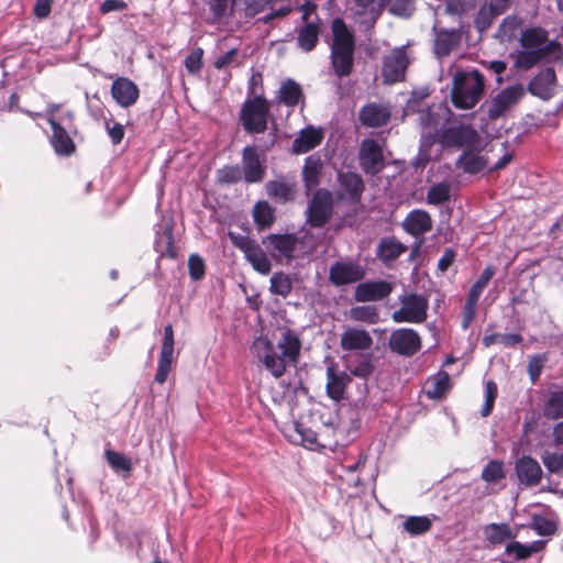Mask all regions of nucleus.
<instances>
[{"mask_svg":"<svg viewBox=\"0 0 563 563\" xmlns=\"http://www.w3.org/2000/svg\"><path fill=\"white\" fill-rule=\"evenodd\" d=\"M292 289V283L288 275L284 273H275L271 277V287L269 290L282 297H287Z\"/></svg>","mask_w":563,"mask_h":563,"instance_id":"nucleus-47","label":"nucleus"},{"mask_svg":"<svg viewBox=\"0 0 563 563\" xmlns=\"http://www.w3.org/2000/svg\"><path fill=\"white\" fill-rule=\"evenodd\" d=\"M268 103L265 99L256 97L249 100L242 108L241 121L249 133H262L267 126Z\"/></svg>","mask_w":563,"mask_h":563,"instance_id":"nucleus-6","label":"nucleus"},{"mask_svg":"<svg viewBox=\"0 0 563 563\" xmlns=\"http://www.w3.org/2000/svg\"><path fill=\"white\" fill-rule=\"evenodd\" d=\"M461 35L455 30H441L435 35L434 53L438 57L446 56L459 44Z\"/></svg>","mask_w":563,"mask_h":563,"instance_id":"nucleus-32","label":"nucleus"},{"mask_svg":"<svg viewBox=\"0 0 563 563\" xmlns=\"http://www.w3.org/2000/svg\"><path fill=\"white\" fill-rule=\"evenodd\" d=\"M450 388V376L446 372H439L427 380L426 394L430 399L442 398Z\"/></svg>","mask_w":563,"mask_h":563,"instance_id":"nucleus-36","label":"nucleus"},{"mask_svg":"<svg viewBox=\"0 0 563 563\" xmlns=\"http://www.w3.org/2000/svg\"><path fill=\"white\" fill-rule=\"evenodd\" d=\"M278 98L287 107L297 106L302 99L300 85L292 79L283 81L278 90Z\"/></svg>","mask_w":563,"mask_h":563,"instance_id":"nucleus-35","label":"nucleus"},{"mask_svg":"<svg viewBox=\"0 0 563 563\" xmlns=\"http://www.w3.org/2000/svg\"><path fill=\"white\" fill-rule=\"evenodd\" d=\"M497 385L493 380L485 384V404L482 408V416L487 417L490 415L495 399L497 397Z\"/></svg>","mask_w":563,"mask_h":563,"instance_id":"nucleus-59","label":"nucleus"},{"mask_svg":"<svg viewBox=\"0 0 563 563\" xmlns=\"http://www.w3.org/2000/svg\"><path fill=\"white\" fill-rule=\"evenodd\" d=\"M320 33V20L316 18L314 20L307 22L298 31L297 43L298 46L305 51L310 52L314 48L318 43V37Z\"/></svg>","mask_w":563,"mask_h":563,"instance_id":"nucleus-30","label":"nucleus"},{"mask_svg":"<svg viewBox=\"0 0 563 563\" xmlns=\"http://www.w3.org/2000/svg\"><path fill=\"white\" fill-rule=\"evenodd\" d=\"M189 276L197 282L203 278L206 272L205 261L198 254H191L188 258Z\"/></svg>","mask_w":563,"mask_h":563,"instance_id":"nucleus-58","label":"nucleus"},{"mask_svg":"<svg viewBox=\"0 0 563 563\" xmlns=\"http://www.w3.org/2000/svg\"><path fill=\"white\" fill-rule=\"evenodd\" d=\"M391 117L390 109L384 104L368 103L360 111V120L363 125L378 128L385 125Z\"/></svg>","mask_w":563,"mask_h":563,"instance_id":"nucleus-24","label":"nucleus"},{"mask_svg":"<svg viewBox=\"0 0 563 563\" xmlns=\"http://www.w3.org/2000/svg\"><path fill=\"white\" fill-rule=\"evenodd\" d=\"M290 438L295 443H298L309 450H317L319 448L317 433L302 424L297 423L295 426L294 434L290 435Z\"/></svg>","mask_w":563,"mask_h":563,"instance_id":"nucleus-37","label":"nucleus"},{"mask_svg":"<svg viewBox=\"0 0 563 563\" xmlns=\"http://www.w3.org/2000/svg\"><path fill=\"white\" fill-rule=\"evenodd\" d=\"M217 179L222 184H235L243 180L242 168L239 165H227L217 172Z\"/></svg>","mask_w":563,"mask_h":563,"instance_id":"nucleus-52","label":"nucleus"},{"mask_svg":"<svg viewBox=\"0 0 563 563\" xmlns=\"http://www.w3.org/2000/svg\"><path fill=\"white\" fill-rule=\"evenodd\" d=\"M501 13H497L496 9L490 4L483 5L476 14L475 18V26L476 29L483 33L488 30L494 21V19Z\"/></svg>","mask_w":563,"mask_h":563,"instance_id":"nucleus-48","label":"nucleus"},{"mask_svg":"<svg viewBox=\"0 0 563 563\" xmlns=\"http://www.w3.org/2000/svg\"><path fill=\"white\" fill-rule=\"evenodd\" d=\"M432 521L427 516H410L402 522V528L410 536H420L431 529Z\"/></svg>","mask_w":563,"mask_h":563,"instance_id":"nucleus-41","label":"nucleus"},{"mask_svg":"<svg viewBox=\"0 0 563 563\" xmlns=\"http://www.w3.org/2000/svg\"><path fill=\"white\" fill-rule=\"evenodd\" d=\"M324 133L321 128L312 125L302 129L292 141L291 151L295 154H305L317 147L323 140Z\"/></svg>","mask_w":563,"mask_h":563,"instance_id":"nucleus-23","label":"nucleus"},{"mask_svg":"<svg viewBox=\"0 0 563 563\" xmlns=\"http://www.w3.org/2000/svg\"><path fill=\"white\" fill-rule=\"evenodd\" d=\"M174 361V330L172 324H167L164 328V340L159 353L157 372L155 375V382L164 384L170 372L172 364Z\"/></svg>","mask_w":563,"mask_h":563,"instance_id":"nucleus-12","label":"nucleus"},{"mask_svg":"<svg viewBox=\"0 0 563 563\" xmlns=\"http://www.w3.org/2000/svg\"><path fill=\"white\" fill-rule=\"evenodd\" d=\"M391 14L409 16L415 10L416 0H384Z\"/></svg>","mask_w":563,"mask_h":563,"instance_id":"nucleus-54","label":"nucleus"},{"mask_svg":"<svg viewBox=\"0 0 563 563\" xmlns=\"http://www.w3.org/2000/svg\"><path fill=\"white\" fill-rule=\"evenodd\" d=\"M340 183L352 199L360 198L364 185L361 177L354 173L340 174Z\"/></svg>","mask_w":563,"mask_h":563,"instance_id":"nucleus-43","label":"nucleus"},{"mask_svg":"<svg viewBox=\"0 0 563 563\" xmlns=\"http://www.w3.org/2000/svg\"><path fill=\"white\" fill-rule=\"evenodd\" d=\"M298 239L294 234H269L263 240L273 257L292 258Z\"/></svg>","mask_w":563,"mask_h":563,"instance_id":"nucleus-17","label":"nucleus"},{"mask_svg":"<svg viewBox=\"0 0 563 563\" xmlns=\"http://www.w3.org/2000/svg\"><path fill=\"white\" fill-rule=\"evenodd\" d=\"M409 64V58L405 48H395L384 58L383 63V77L385 82L394 84L401 81L405 77L406 68Z\"/></svg>","mask_w":563,"mask_h":563,"instance_id":"nucleus-11","label":"nucleus"},{"mask_svg":"<svg viewBox=\"0 0 563 563\" xmlns=\"http://www.w3.org/2000/svg\"><path fill=\"white\" fill-rule=\"evenodd\" d=\"M389 347L397 354L411 356L420 350L421 339L417 331L409 328H400L391 333Z\"/></svg>","mask_w":563,"mask_h":563,"instance_id":"nucleus-8","label":"nucleus"},{"mask_svg":"<svg viewBox=\"0 0 563 563\" xmlns=\"http://www.w3.org/2000/svg\"><path fill=\"white\" fill-rule=\"evenodd\" d=\"M321 166L322 164L319 158L314 156H309L306 158L302 169V177L308 189H312L318 185Z\"/></svg>","mask_w":563,"mask_h":563,"instance_id":"nucleus-38","label":"nucleus"},{"mask_svg":"<svg viewBox=\"0 0 563 563\" xmlns=\"http://www.w3.org/2000/svg\"><path fill=\"white\" fill-rule=\"evenodd\" d=\"M107 132L114 145L119 144L124 136V128L122 124L114 122L110 124V122H106Z\"/></svg>","mask_w":563,"mask_h":563,"instance_id":"nucleus-61","label":"nucleus"},{"mask_svg":"<svg viewBox=\"0 0 563 563\" xmlns=\"http://www.w3.org/2000/svg\"><path fill=\"white\" fill-rule=\"evenodd\" d=\"M251 350L257 361L275 378H279L286 373L288 366L298 362L301 341L295 330L284 329L276 344L267 338L258 336L254 340Z\"/></svg>","mask_w":563,"mask_h":563,"instance_id":"nucleus-2","label":"nucleus"},{"mask_svg":"<svg viewBox=\"0 0 563 563\" xmlns=\"http://www.w3.org/2000/svg\"><path fill=\"white\" fill-rule=\"evenodd\" d=\"M360 163L364 172L367 174H377L384 167V157L380 145L372 140L366 139L360 147Z\"/></svg>","mask_w":563,"mask_h":563,"instance_id":"nucleus-13","label":"nucleus"},{"mask_svg":"<svg viewBox=\"0 0 563 563\" xmlns=\"http://www.w3.org/2000/svg\"><path fill=\"white\" fill-rule=\"evenodd\" d=\"M541 459L549 472L563 475V453L545 451Z\"/></svg>","mask_w":563,"mask_h":563,"instance_id":"nucleus-56","label":"nucleus"},{"mask_svg":"<svg viewBox=\"0 0 563 563\" xmlns=\"http://www.w3.org/2000/svg\"><path fill=\"white\" fill-rule=\"evenodd\" d=\"M253 218L261 229L269 228L275 219L274 208L267 201H258L253 209Z\"/></svg>","mask_w":563,"mask_h":563,"instance_id":"nucleus-42","label":"nucleus"},{"mask_svg":"<svg viewBox=\"0 0 563 563\" xmlns=\"http://www.w3.org/2000/svg\"><path fill=\"white\" fill-rule=\"evenodd\" d=\"M485 540L492 547L508 543L517 537V530L508 523H488L483 528Z\"/></svg>","mask_w":563,"mask_h":563,"instance_id":"nucleus-27","label":"nucleus"},{"mask_svg":"<svg viewBox=\"0 0 563 563\" xmlns=\"http://www.w3.org/2000/svg\"><path fill=\"white\" fill-rule=\"evenodd\" d=\"M406 251V247L395 241V240H383L377 250V256L385 263L395 261L397 257H399L404 252Z\"/></svg>","mask_w":563,"mask_h":563,"instance_id":"nucleus-40","label":"nucleus"},{"mask_svg":"<svg viewBox=\"0 0 563 563\" xmlns=\"http://www.w3.org/2000/svg\"><path fill=\"white\" fill-rule=\"evenodd\" d=\"M399 309L395 310L391 319L396 323H421L427 319L429 300L426 296L408 292L399 296Z\"/></svg>","mask_w":563,"mask_h":563,"instance_id":"nucleus-5","label":"nucleus"},{"mask_svg":"<svg viewBox=\"0 0 563 563\" xmlns=\"http://www.w3.org/2000/svg\"><path fill=\"white\" fill-rule=\"evenodd\" d=\"M504 477V464L499 461H490L482 472V478L487 483H497Z\"/></svg>","mask_w":563,"mask_h":563,"instance_id":"nucleus-55","label":"nucleus"},{"mask_svg":"<svg viewBox=\"0 0 563 563\" xmlns=\"http://www.w3.org/2000/svg\"><path fill=\"white\" fill-rule=\"evenodd\" d=\"M354 13L360 23L366 27L373 26L382 11L379 0H354Z\"/></svg>","mask_w":563,"mask_h":563,"instance_id":"nucleus-28","label":"nucleus"},{"mask_svg":"<svg viewBox=\"0 0 563 563\" xmlns=\"http://www.w3.org/2000/svg\"><path fill=\"white\" fill-rule=\"evenodd\" d=\"M111 96L122 108H129L136 103L140 97L139 87L126 77H118L111 85Z\"/></svg>","mask_w":563,"mask_h":563,"instance_id":"nucleus-15","label":"nucleus"},{"mask_svg":"<svg viewBox=\"0 0 563 563\" xmlns=\"http://www.w3.org/2000/svg\"><path fill=\"white\" fill-rule=\"evenodd\" d=\"M58 110L57 104L49 107V119L48 122L53 130L51 139L52 145L58 154L69 155L74 152L75 145L66 129L60 125V122L56 120L55 112Z\"/></svg>","mask_w":563,"mask_h":563,"instance_id":"nucleus-18","label":"nucleus"},{"mask_svg":"<svg viewBox=\"0 0 563 563\" xmlns=\"http://www.w3.org/2000/svg\"><path fill=\"white\" fill-rule=\"evenodd\" d=\"M520 44L522 49L518 52L515 64L523 70L532 68L559 48L558 43L550 41L548 32L541 27H531L522 32Z\"/></svg>","mask_w":563,"mask_h":563,"instance_id":"nucleus-3","label":"nucleus"},{"mask_svg":"<svg viewBox=\"0 0 563 563\" xmlns=\"http://www.w3.org/2000/svg\"><path fill=\"white\" fill-rule=\"evenodd\" d=\"M486 159L474 152H464L459 161L457 166L466 173L475 174L486 167Z\"/></svg>","mask_w":563,"mask_h":563,"instance_id":"nucleus-39","label":"nucleus"},{"mask_svg":"<svg viewBox=\"0 0 563 563\" xmlns=\"http://www.w3.org/2000/svg\"><path fill=\"white\" fill-rule=\"evenodd\" d=\"M203 49L201 47L194 48L185 58V67L188 73L196 75L202 67Z\"/></svg>","mask_w":563,"mask_h":563,"instance_id":"nucleus-57","label":"nucleus"},{"mask_svg":"<svg viewBox=\"0 0 563 563\" xmlns=\"http://www.w3.org/2000/svg\"><path fill=\"white\" fill-rule=\"evenodd\" d=\"M521 27V20L516 16L504 19L498 29V36L503 42H509L516 37L517 31Z\"/></svg>","mask_w":563,"mask_h":563,"instance_id":"nucleus-49","label":"nucleus"},{"mask_svg":"<svg viewBox=\"0 0 563 563\" xmlns=\"http://www.w3.org/2000/svg\"><path fill=\"white\" fill-rule=\"evenodd\" d=\"M394 285L386 280L365 282L355 288L354 298L358 302L378 301L391 294Z\"/></svg>","mask_w":563,"mask_h":563,"instance_id":"nucleus-16","label":"nucleus"},{"mask_svg":"<svg viewBox=\"0 0 563 563\" xmlns=\"http://www.w3.org/2000/svg\"><path fill=\"white\" fill-rule=\"evenodd\" d=\"M349 316L354 321L366 322L369 324L376 323L378 321V311L374 306L352 307Z\"/></svg>","mask_w":563,"mask_h":563,"instance_id":"nucleus-45","label":"nucleus"},{"mask_svg":"<svg viewBox=\"0 0 563 563\" xmlns=\"http://www.w3.org/2000/svg\"><path fill=\"white\" fill-rule=\"evenodd\" d=\"M332 213V196L327 190H318L308 207V222L312 227L324 225Z\"/></svg>","mask_w":563,"mask_h":563,"instance_id":"nucleus-9","label":"nucleus"},{"mask_svg":"<svg viewBox=\"0 0 563 563\" xmlns=\"http://www.w3.org/2000/svg\"><path fill=\"white\" fill-rule=\"evenodd\" d=\"M494 273L495 272H494L493 267H490V266L486 267L482 272L478 279L473 284V286L468 292L467 299L478 302L484 288L488 285V283L493 278Z\"/></svg>","mask_w":563,"mask_h":563,"instance_id":"nucleus-50","label":"nucleus"},{"mask_svg":"<svg viewBox=\"0 0 563 563\" xmlns=\"http://www.w3.org/2000/svg\"><path fill=\"white\" fill-rule=\"evenodd\" d=\"M525 95V88L516 84L503 89L495 96L488 107V117L493 120L500 118L511 109Z\"/></svg>","mask_w":563,"mask_h":563,"instance_id":"nucleus-7","label":"nucleus"},{"mask_svg":"<svg viewBox=\"0 0 563 563\" xmlns=\"http://www.w3.org/2000/svg\"><path fill=\"white\" fill-rule=\"evenodd\" d=\"M544 415L551 419L563 417V390L550 394L544 405Z\"/></svg>","mask_w":563,"mask_h":563,"instance_id":"nucleus-46","label":"nucleus"},{"mask_svg":"<svg viewBox=\"0 0 563 563\" xmlns=\"http://www.w3.org/2000/svg\"><path fill=\"white\" fill-rule=\"evenodd\" d=\"M242 175L247 184L260 183L265 176V161L260 156L254 146H246L242 152Z\"/></svg>","mask_w":563,"mask_h":563,"instance_id":"nucleus-10","label":"nucleus"},{"mask_svg":"<svg viewBox=\"0 0 563 563\" xmlns=\"http://www.w3.org/2000/svg\"><path fill=\"white\" fill-rule=\"evenodd\" d=\"M106 459L109 465L115 471V472H125L129 473L132 470V463L131 460L119 452L107 450L106 451Z\"/></svg>","mask_w":563,"mask_h":563,"instance_id":"nucleus-51","label":"nucleus"},{"mask_svg":"<svg viewBox=\"0 0 563 563\" xmlns=\"http://www.w3.org/2000/svg\"><path fill=\"white\" fill-rule=\"evenodd\" d=\"M477 301H473L466 298L464 308H463V317H462V329L466 330L472 324L474 317L476 314Z\"/></svg>","mask_w":563,"mask_h":563,"instance_id":"nucleus-60","label":"nucleus"},{"mask_svg":"<svg viewBox=\"0 0 563 563\" xmlns=\"http://www.w3.org/2000/svg\"><path fill=\"white\" fill-rule=\"evenodd\" d=\"M333 43L331 48L354 49V37L352 32L341 19H334L332 22Z\"/></svg>","mask_w":563,"mask_h":563,"instance_id":"nucleus-33","label":"nucleus"},{"mask_svg":"<svg viewBox=\"0 0 563 563\" xmlns=\"http://www.w3.org/2000/svg\"><path fill=\"white\" fill-rule=\"evenodd\" d=\"M238 246L256 272L263 275L271 272V261L260 245L250 240H243Z\"/></svg>","mask_w":563,"mask_h":563,"instance_id":"nucleus-21","label":"nucleus"},{"mask_svg":"<svg viewBox=\"0 0 563 563\" xmlns=\"http://www.w3.org/2000/svg\"><path fill=\"white\" fill-rule=\"evenodd\" d=\"M126 8V3L123 0H104L100 5L102 13H110L113 11H122Z\"/></svg>","mask_w":563,"mask_h":563,"instance_id":"nucleus-63","label":"nucleus"},{"mask_svg":"<svg viewBox=\"0 0 563 563\" xmlns=\"http://www.w3.org/2000/svg\"><path fill=\"white\" fill-rule=\"evenodd\" d=\"M267 195L278 202H288L295 199V185L283 180H269L265 185Z\"/></svg>","mask_w":563,"mask_h":563,"instance_id":"nucleus-31","label":"nucleus"},{"mask_svg":"<svg viewBox=\"0 0 563 563\" xmlns=\"http://www.w3.org/2000/svg\"><path fill=\"white\" fill-rule=\"evenodd\" d=\"M485 79L475 68L456 70L453 75L451 98L456 108L472 109L482 99Z\"/></svg>","mask_w":563,"mask_h":563,"instance_id":"nucleus-4","label":"nucleus"},{"mask_svg":"<svg viewBox=\"0 0 563 563\" xmlns=\"http://www.w3.org/2000/svg\"><path fill=\"white\" fill-rule=\"evenodd\" d=\"M373 365L369 360H362L358 364L351 368V373L361 378H366L373 373Z\"/></svg>","mask_w":563,"mask_h":563,"instance_id":"nucleus-62","label":"nucleus"},{"mask_svg":"<svg viewBox=\"0 0 563 563\" xmlns=\"http://www.w3.org/2000/svg\"><path fill=\"white\" fill-rule=\"evenodd\" d=\"M209 7L216 18H222L228 11L229 0H210Z\"/></svg>","mask_w":563,"mask_h":563,"instance_id":"nucleus-64","label":"nucleus"},{"mask_svg":"<svg viewBox=\"0 0 563 563\" xmlns=\"http://www.w3.org/2000/svg\"><path fill=\"white\" fill-rule=\"evenodd\" d=\"M350 380V375L341 371L335 363L331 362L327 367V395L335 401L341 400L344 397L345 388Z\"/></svg>","mask_w":563,"mask_h":563,"instance_id":"nucleus-19","label":"nucleus"},{"mask_svg":"<svg viewBox=\"0 0 563 563\" xmlns=\"http://www.w3.org/2000/svg\"><path fill=\"white\" fill-rule=\"evenodd\" d=\"M402 228L409 234L419 236L432 229V219L427 211L416 209L409 212L405 218Z\"/></svg>","mask_w":563,"mask_h":563,"instance_id":"nucleus-25","label":"nucleus"},{"mask_svg":"<svg viewBox=\"0 0 563 563\" xmlns=\"http://www.w3.org/2000/svg\"><path fill=\"white\" fill-rule=\"evenodd\" d=\"M353 52L349 48H331L332 66L338 76L350 74L353 65Z\"/></svg>","mask_w":563,"mask_h":563,"instance_id":"nucleus-34","label":"nucleus"},{"mask_svg":"<svg viewBox=\"0 0 563 563\" xmlns=\"http://www.w3.org/2000/svg\"><path fill=\"white\" fill-rule=\"evenodd\" d=\"M449 114L450 110L442 104L430 107L426 112L420 113L421 155H424L426 147L437 142L443 147L472 146L477 142L478 134L470 125L460 124L443 130Z\"/></svg>","mask_w":563,"mask_h":563,"instance_id":"nucleus-1","label":"nucleus"},{"mask_svg":"<svg viewBox=\"0 0 563 563\" xmlns=\"http://www.w3.org/2000/svg\"><path fill=\"white\" fill-rule=\"evenodd\" d=\"M450 185L440 183L428 190L427 200L431 205H441L450 198Z\"/></svg>","mask_w":563,"mask_h":563,"instance_id":"nucleus-53","label":"nucleus"},{"mask_svg":"<svg viewBox=\"0 0 563 563\" xmlns=\"http://www.w3.org/2000/svg\"><path fill=\"white\" fill-rule=\"evenodd\" d=\"M373 344L371 334L363 329L347 328L341 335L340 345L344 351H364Z\"/></svg>","mask_w":563,"mask_h":563,"instance_id":"nucleus-22","label":"nucleus"},{"mask_svg":"<svg viewBox=\"0 0 563 563\" xmlns=\"http://www.w3.org/2000/svg\"><path fill=\"white\" fill-rule=\"evenodd\" d=\"M556 76L553 68L540 70L529 82L527 90L542 100L551 99L555 93Z\"/></svg>","mask_w":563,"mask_h":563,"instance_id":"nucleus-14","label":"nucleus"},{"mask_svg":"<svg viewBox=\"0 0 563 563\" xmlns=\"http://www.w3.org/2000/svg\"><path fill=\"white\" fill-rule=\"evenodd\" d=\"M544 541L537 540L529 544H523L511 540L506 544L505 554L518 562L530 558L532 554L540 552L544 548Z\"/></svg>","mask_w":563,"mask_h":563,"instance_id":"nucleus-29","label":"nucleus"},{"mask_svg":"<svg viewBox=\"0 0 563 563\" xmlns=\"http://www.w3.org/2000/svg\"><path fill=\"white\" fill-rule=\"evenodd\" d=\"M516 473L521 484L531 486L540 482L542 470L534 459L522 456L517 461Z\"/></svg>","mask_w":563,"mask_h":563,"instance_id":"nucleus-26","label":"nucleus"},{"mask_svg":"<svg viewBox=\"0 0 563 563\" xmlns=\"http://www.w3.org/2000/svg\"><path fill=\"white\" fill-rule=\"evenodd\" d=\"M155 249L162 256H176V252L174 251L173 246V232L170 228L166 227L162 232L157 233L155 240Z\"/></svg>","mask_w":563,"mask_h":563,"instance_id":"nucleus-44","label":"nucleus"},{"mask_svg":"<svg viewBox=\"0 0 563 563\" xmlns=\"http://www.w3.org/2000/svg\"><path fill=\"white\" fill-rule=\"evenodd\" d=\"M364 277L363 268L352 262H336L330 268L329 278L334 285H346L361 280Z\"/></svg>","mask_w":563,"mask_h":563,"instance_id":"nucleus-20","label":"nucleus"}]
</instances>
